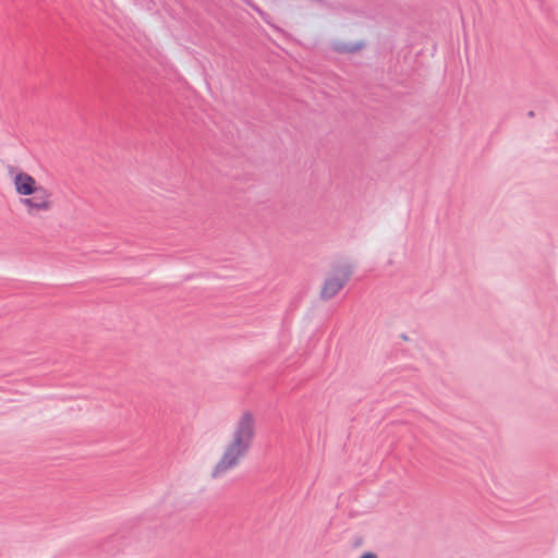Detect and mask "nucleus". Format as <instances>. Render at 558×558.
<instances>
[{
  "mask_svg": "<svg viewBox=\"0 0 558 558\" xmlns=\"http://www.w3.org/2000/svg\"><path fill=\"white\" fill-rule=\"evenodd\" d=\"M268 2L272 5L277 4V0H268Z\"/></svg>",
  "mask_w": 558,
  "mask_h": 558,
  "instance_id": "0eeeda50",
  "label": "nucleus"
},
{
  "mask_svg": "<svg viewBox=\"0 0 558 558\" xmlns=\"http://www.w3.org/2000/svg\"><path fill=\"white\" fill-rule=\"evenodd\" d=\"M10 178L14 194L28 217H40L53 210L54 195L48 185L23 170L12 171Z\"/></svg>",
  "mask_w": 558,
  "mask_h": 558,
  "instance_id": "f257e3e1",
  "label": "nucleus"
},
{
  "mask_svg": "<svg viewBox=\"0 0 558 558\" xmlns=\"http://www.w3.org/2000/svg\"><path fill=\"white\" fill-rule=\"evenodd\" d=\"M245 458V454L238 450L223 445L218 461L211 469V476L219 478L240 465L241 461Z\"/></svg>",
  "mask_w": 558,
  "mask_h": 558,
  "instance_id": "20e7f679",
  "label": "nucleus"
},
{
  "mask_svg": "<svg viewBox=\"0 0 558 558\" xmlns=\"http://www.w3.org/2000/svg\"><path fill=\"white\" fill-rule=\"evenodd\" d=\"M361 558H377V555L374 554V553L368 551V553L363 554L361 556Z\"/></svg>",
  "mask_w": 558,
  "mask_h": 558,
  "instance_id": "423d86ee",
  "label": "nucleus"
},
{
  "mask_svg": "<svg viewBox=\"0 0 558 558\" xmlns=\"http://www.w3.org/2000/svg\"><path fill=\"white\" fill-rule=\"evenodd\" d=\"M352 275V266L347 263L336 264L326 276L322 289L320 299L328 301L335 298L347 284Z\"/></svg>",
  "mask_w": 558,
  "mask_h": 558,
  "instance_id": "7ed1b4c3",
  "label": "nucleus"
},
{
  "mask_svg": "<svg viewBox=\"0 0 558 558\" xmlns=\"http://www.w3.org/2000/svg\"><path fill=\"white\" fill-rule=\"evenodd\" d=\"M256 433V414L251 410H244L235 418L226 445L246 456L254 442Z\"/></svg>",
  "mask_w": 558,
  "mask_h": 558,
  "instance_id": "f03ea898",
  "label": "nucleus"
},
{
  "mask_svg": "<svg viewBox=\"0 0 558 558\" xmlns=\"http://www.w3.org/2000/svg\"><path fill=\"white\" fill-rule=\"evenodd\" d=\"M365 44L363 41L348 43L342 39H335L331 47L339 53H352L361 50Z\"/></svg>",
  "mask_w": 558,
  "mask_h": 558,
  "instance_id": "39448f33",
  "label": "nucleus"
}]
</instances>
